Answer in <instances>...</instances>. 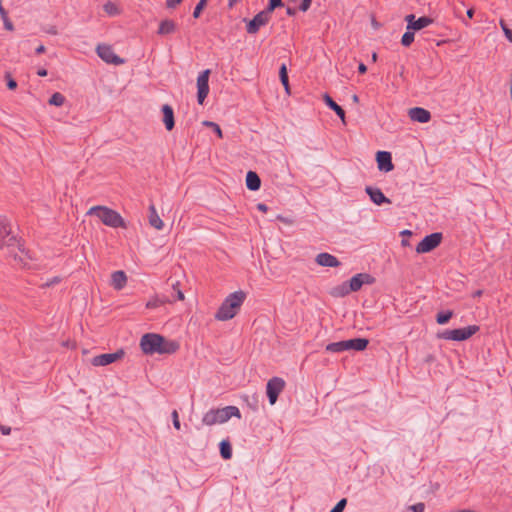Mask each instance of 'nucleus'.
Masks as SVG:
<instances>
[{
    "mask_svg": "<svg viewBox=\"0 0 512 512\" xmlns=\"http://www.w3.org/2000/svg\"><path fill=\"white\" fill-rule=\"evenodd\" d=\"M19 251L21 252V255H18V254H15L14 255V260L17 261L19 264H21L22 266H26L27 265V262L25 261L23 255L25 254V256H27L29 259L31 258L30 256H28V254L25 252V250L21 247H19Z\"/></svg>",
    "mask_w": 512,
    "mask_h": 512,
    "instance_id": "obj_39",
    "label": "nucleus"
},
{
    "mask_svg": "<svg viewBox=\"0 0 512 512\" xmlns=\"http://www.w3.org/2000/svg\"><path fill=\"white\" fill-rule=\"evenodd\" d=\"M405 21L407 23V29L412 30L413 32L426 28L433 23V19L428 16L416 18L414 14L406 15Z\"/></svg>",
    "mask_w": 512,
    "mask_h": 512,
    "instance_id": "obj_12",
    "label": "nucleus"
},
{
    "mask_svg": "<svg viewBox=\"0 0 512 512\" xmlns=\"http://www.w3.org/2000/svg\"><path fill=\"white\" fill-rule=\"evenodd\" d=\"M453 317V311L446 310V311H440L436 315V322L439 325H444L449 322V320Z\"/></svg>",
    "mask_w": 512,
    "mask_h": 512,
    "instance_id": "obj_31",
    "label": "nucleus"
},
{
    "mask_svg": "<svg viewBox=\"0 0 512 512\" xmlns=\"http://www.w3.org/2000/svg\"><path fill=\"white\" fill-rule=\"evenodd\" d=\"M47 74H48V72H47V70H46V69H44V68H41V69H39V70L37 71V75H38V76H40V77H45V76H47Z\"/></svg>",
    "mask_w": 512,
    "mask_h": 512,
    "instance_id": "obj_52",
    "label": "nucleus"
},
{
    "mask_svg": "<svg viewBox=\"0 0 512 512\" xmlns=\"http://www.w3.org/2000/svg\"><path fill=\"white\" fill-rule=\"evenodd\" d=\"M208 0H199L193 11V17L199 18L203 9L206 7Z\"/></svg>",
    "mask_w": 512,
    "mask_h": 512,
    "instance_id": "obj_35",
    "label": "nucleus"
},
{
    "mask_svg": "<svg viewBox=\"0 0 512 512\" xmlns=\"http://www.w3.org/2000/svg\"><path fill=\"white\" fill-rule=\"evenodd\" d=\"M376 162L380 171L390 172L394 169L392 155L388 151H378L376 153Z\"/></svg>",
    "mask_w": 512,
    "mask_h": 512,
    "instance_id": "obj_15",
    "label": "nucleus"
},
{
    "mask_svg": "<svg viewBox=\"0 0 512 512\" xmlns=\"http://www.w3.org/2000/svg\"><path fill=\"white\" fill-rule=\"evenodd\" d=\"M165 303H172V300L165 296H155L146 303V307L148 309H154Z\"/></svg>",
    "mask_w": 512,
    "mask_h": 512,
    "instance_id": "obj_29",
    "label": "nucleus"
},
{
    "mask_svg": "<svg viewBox=\"0 0 512 512\" xmlns=\"http://www.w3.org/2000/svg\"><path fill=\"white\" fill-rule=\"evenodd\" d=\"M372 60H373L374 62H375V61H377V53H375V52H374V53L372 54Z\"/></svg>",
    "mask_w": 512,
    "mask_h": 512,
    "instance_id": "obj_56",
    "label": "nucleus"
},
{
    "mask_svg": "<svg viewBox=\"0 0 512 512\" xmlns=\"http://www.w3.org/2000/svg\"><path fill=\"white\" fill-rule=\"evenodd\" d=\"M478 325H470L464 328L453 330H444L437 334L439 339L452 340V341H465L479 331Z\"/></svg>",
    "mask_w": 512,
    "mask_h": 512,
    "instance_id": "obj_6",
    "label": "nucleus"
},
{
    "mask_svg": "<svg viewBox=\"0 0 512 512\" xmlns=\"http://www.w3.org/2000/svg\"><path fill=\"white\" fill-rule=\"evenodd\" d=\"M140 348L146 355L174 354L179 350L180 344L160 334L146 333L140 339Z\"/></svg>",
    "mask_w": 512,
    "mask_h": 512,
    "instance_id": "obj_1",
    "label": "nucleus"
},
{
    "mask_svg": "<svg viewBox=\"0 0 512 512\" xmlns=\"http://www.w3.org/2000/svg\"><path fill=\"white\" fill-rule=\"evenodd\" d=\"M279 79L282 85L285 88V91L290 94V85H289V77L288 70L285 63H283L279 68Z\"/></svg>",
    "mask_w": 512,
    "mask_h": 512,
    "instance_id": "obj_27",
    "label": "nucleus"
},
{
    "mask_svg": "<svg viewBox=\"0 0 512 512\" xmlns=\"http://www.w3.org/2000/svg\"><path fill=\"white\" fill-rule=\"evenodd\" d=\"M97 55L108 64L120 65L124 63V59L116 55L111 46L99 44L96 48Z\"/></svg>",
    "mask_w": 512,
    "mask_h": 512,
    "instance_id": "obj_10",
    "label": "nucleus"
},
{
    "mask_svg": "<svg viewBox=\"0 0 512 512\" xmlns=\"http://www.w3.org/2000/svg\"><path fill=\"white\" fill-rule=\"evenodd\" d=\"M178 285H179V283H178V282H176V283H173V284H172L173 290L176 292V297L172 300V302H173L175 299L180 300V301L184 300V294H183V292L178 288Z\"/></svg>",
    "mask_w": 512,
    "mask_h": 512,
    "instance_id": "obj_43",
    "label": "nucleus"
},
{
    "mask_svg": "<svg viewBox=\"0 0 512 512\" xmlns=\"http://www.w3.org/2000/svg\"><path fill=\"white\" fill-rule=\"evenodd\" d=\"M442 234L439 232L431 233L425 236L416 246V252L419 254L428 253L440 245Z\"/></svg>",
    "mask_w": 512,
    "mask_h": 512,
    "instance_id": "obj_7",
    "label": "nucleus"
},
{
    "mask_svg": "<svg viewBox=\"0 0 512 512\" xmlns=\"http://www.w3.org/2000/svg\"><path fill=\"white\" fill-rule=\"evenodd\" d=\"M482 294H483V290H476V291L473 293V295H472V296H473L474 298H477V297L482 296Z\"/></svg>",
    "mask_w": 512,
    "mask_h": 512,
    "instance_id": "obj_55",
    "label": "nucleus"
},
{
    "mask_svg": "<svg viewBox=\"0 0 512 512\" xmlns=\"http://www.w3.org/2000/svg\"><path fill=\"white\" fill-rule=\"evenodd\" d=\"M45 50H46L45 46L44 45H40V46H38L36 48L35 52H36V54H42V53L45 52Z\"/></svg>",
    "mask_w": 512,
    "mask_h": 512,
    "instance_id": "obj_53",
    "label": "nucleus"
},
{
    "mask_svg": "<svg viewBox=\"0 0 512 512\" xmlns=\"http://www.w3.org/2000/svg\"><path fill=\"white\" fill-rule=\"evenodd\" d=\"M315 261L318 265L323 267H338L341 264L337 257L327 252L319 253Z\"/></svg>",
    "mask_w": 512,
    "mask_h": 512,
    "instance_id": "obj_18",
    "label": "nucleus"
},
{
    "mask_svg": "<svg viewBox=\"0 0 512 512\" xmlns=\"http://www.w3.org/2000/svg\"><path fill=\"white\" fill-rule=\"evenodd\" d=\"M283 5L282 0H269V3L264 10L271 15L276 8L282 7Z\"/></svg>",
    "mask_w": 512,
    "mask_h": 512,
    "instance_id": "obj_34",
    "label": "nucleus"
},
{
    "mask_svg": "<svg viewBox=\"0 0 512 512\" xmlns=\"http://www.w3.org/2000/svg\"><path fill=\"white\" fill-rule=\"evenodd\" d=\"M232 417L241 418L240 410L236 406L210 409L203 415L202 423L207 426H212L225 423Z\"/></svg>",
    "mask_w": 512,
    "mask_h": 512,
    "instance_id": "obj_4",
    "label": "nucleus"
},
{
    "mask_svg": "<svg viewBox=\"0 0 512 512\" xmlns=\"http://www.w3.org/2000/svg\"><path fill=\"white\" fill-rule=\"evenodd\" d=\"M149 224L157 230H162L164 227V223L159 217L157 210L154 204H150L149 206V215H148Z\"/></svg>",
    "mask_w": 512,
    "mask_h": 512,
    "instance_id": "obj_21",
    "label": "nucleus"
},
{
    "mask_svg": "<svg viewBox=\"0 0 512 512\" xmlns=\"http://www.w3.org/2000/svg\"><path fill=\"white\" fill-rule=\"evenodd\" d=\"M352 99H353L354 102H358V100H359L357 95H353Z\"/></svg>",
    "mask_w": 512,
    "mask_h": 512,
    "instance_id": "obj_57",
    "label": "nucleus"
},
{
    "mask_svg": "<svg viewBox=\"0 0 512 512\" xmlns=\"http://www.w3.org/2000/svg\"><path fill=\"white\" fill-rule=\"evenodd\" d=\"M271 18L265 10L257 13L246 25V31L248 34H256L260 27L266 25Z\"/></svg>",
    "mask_w": 512,
    "mask_h": 512,
    "instance_id": "obj_11",
    "label": "nucleus"
},
{
    "mask_svg": "<svg viewBox=\"0 0 512 512\" xmlns=\"http://www.w3.org/2000/svg\"><path fill=\"white\" fill-rule=\"evenodd\" d=\"M127 283V276L124 271L118 270L111 275V284L116 290H121Z\"/></svg>",
    "mask_w": 512,
    "mask_h": 512,
    "instance_id": "obj_20",
    "label": "nucleus"
},
{
    "mask_svg": "<svg viewBox=\"0 0 512 512\" xmlns=\"http://www.w3.org/2000/svg\"><path fill=\"white\" fill-rule=\"evenodd\" d=\"M87 214L97 216L104 225L112 228L127 227L123 217L117 211L106 206H93Z\"/></svg>",
    "mask_w": 512,
    "mask_h": 512,
    "instance_id": "obj_3",
    "label": "nucleus"
},
{
    "mask_svg": "<svg viewBox=\"0 0 512 512\" xmlns=\"http://www.w3.org/2000/svg\"><path fill=\"white\" fill-rule=\"evenodd\" d=\"M172 420H173L174 428L177 429V430H180L181 424H180V421H179L178 412L176 410H174L172 412Z\"/></svg>",
    "mask_w": 512,
    "mask_h": 512,
    "instance_id": "obj_44",
    "label": "nucleus"
},
{
    "mask_svg": "<svg viewBox=\"0 0 512 512\" xmlns=\"http://www.w3.org/2000/svg\"><path fill=\"white\" fill-rule=\"evenodd\" d=\"M349 289L352 292L359 291L364 284L372 285L375 283V278L368 273H358L354 275L349 281Z\"/></svg>",
    "mask_w": 512,
    "mask_h": 512,
    "instance_id": "obj_14",
    "label": "nucleus"
},
{
    "mask_svg": "<svg viewBox=\"0 0 512 512\" xmlns=\"http://www.w3.org/2000/svg\"><path fill=\"white\" fill-rule=\"evenodd\" d=\"M408 115L411 120L419 123H427L431 119V113L422 107H413L409 110Z\"/></svg>",
    "mask_w": 512,
    "mask_h": 512,
    "instance_id": "obj_17",
    "label": "nucleus"
},
{
    "mask_svg": "<svg viewBox=\"0 0 512 512\" xmlns=\"http://www.w3.org/2000/svg\"><path fill=\"white\" fill-rule=\"evenodd\" d=\"M408 510L412 512H424L425 510V504L422 502L416 503L414 505L408 506Z\"/></svg>",
    "mask_w": 512,
    "mask_h": 512,
    "instance_id": "obj_42",
    "label": "nucleus"
},
{
    "mask_svg": "<svg viewBox=\"0 0 512 512\" xmlns=\"http://www.w3.org/2000/svg\"><path fill=\"white\" fill-rule=\"evenodd\" d=\"M474 13H475V11H474V9H473V8H469V9L466 11L467 17H468L469 19H472V18H473Z\"/></svg>",
    "mask_w": 512,
    "mask_h": 512,
    "instance_id": "obj_54",
    "label": "nucleus"
},
{
    "mask_svg": "<svg viewBox=\"0 0 512 512\" xmlns=\"http://www.w3.org/2000/svg\"><path fill=\"white\" fill-rule=\"evenodd\" d=\"M162 113H163V123L165 125V128L168 131H171L175 126V119H174V111L173 108L168 105L164 104L162 106Z\"/></svg>",
    "mask_w": 512,
    "mask_h": 512,
    "instance_id": "obj_19",
    "label": "nucleus"
},
{
    "mask_svg": "<svg viewBox=\"0 0 512 512\" xmlns=\"http://www.w3.org/2000/svg\"><path fill=\"white\" fill-rule=\"evenodd\" d=\"M402 234L408 235V234H411V232L408 231V230H405V231L402 232Z\"/></svg>",
    "mask_w": 512,
    "mask_h": 512,
    "instance_id": "obj_58",
    "label": "nucleus"
},
{
    "mask_svg": "<svg viewBox=\"0 0 512 512\" xmlns=\"http://www.w3.org/2000/svg\"><path fill=\"white\" fill-rule=\"evenodd\" d=\"M257 209L260 210V211L266 212L268 210V207L264 203H258L257 204Z\"/></svg>",
    "mask_w": 512,
    "mask_h": 512,
    "instance_id": "obj_51",
    "label": "nucleus"
},
{
    "mask_svg": "<svg viewBox=\"0 0 512 512\" xmlns=\"http://www.w3.org/2000/svg\"><path fill=\"white\" fill-rule=\"evenodd\" d=\"M203 125L207 126V127H210L211 130H213L217 134V136L219 138L223 137L222 130H221L220 126L217 123L212 122V121H204Z\"/></svg>",
    "mask_w": 512,
    "mask_h": 512,
    "instance_id": "obj_36",
    "label": "nucleus"
},
{
    "mask_svg": "<svg viewBox=\"0 0 512 512\" xmlns=\"http://www.w3.org/2000/svg\"><path fill=\"white\" fill-rule=\"evenodd\" d=\"M123 349H119L114 353H104L93 357L91 363L94 366H107L124 357Z\"/></svg>",
    "mask_w": 512,
    "mask_h": 512,
    "instance_id": "obj_13",
    "label": "nucleus"
},
{
    "mask_svg": "<svg viewBox=\"0 0 512 512\" xmlns=\"http://www.w3.org/2000/svg\"><path fill=\"white\" fill-rule=\"evenodd\" d=\"M103 10L108 15H116L119 12L117 6L114 3H112V2L105 3L104 6H103Z\"/></svg>",
    "mask_w": 512,
    "mask_h": 512,
    "instance_id": "obj_37",
    "label": "nucleus"
},
{
    "mask_svg": "<svg viewBox=\"0 0 512 512\" xmlns=\"http://www.w3.org/2000/svg\"><path fill=\"white\" fill-rule=\"evenodd\" d=\"M286 14H287L288 16H294V15L296 14V9H295V8H293V7H289V6H288V7L286 8Z\"/></svg>",
    "mask_w": 512,
    "mask_h": 512,
    "instance_id": "obj_50",
    "label": "nucleus"
},
{
    "mask_svg": "<svg viewBox=\"0 0 512 512\" xmlns=\"http://www.w3.org/2000/svg\"><path fill=\"white\" fill-rule=\"evenodd\" d=\"M500 26L504 32L505 37L512 43V30L508 28L504 20H500Z\"/></svg>",
    "mask_w": 512,
    "mask_h": 512,
    "instance_id": "obj_41",
    "label": "nucleus"
},
{
    "mask_svg": "<svg viewBox=\"0 0 512 512\" xmlns=\"http://www.w3.org/2000/svg\"><path fill=\"white\" fill-rule=\"evenodd\" d=\"M211 74L210 69L203 70L197 77V101L200 105L204 103L209 93V76Z\"/></svg>",
    "mask_w": 512,
    "mask_h": 512,
    "instance_id": "obj_9",
    "label": "nucleus"
},
{
    "mask_svg": "<svg viewBox=\"0 0 512 512\" xmlns=\"http://www.w3.org/2000/svg\"><path fill=\"white\" fill-rule=\"evenodd\" d=\"M177 25L171 19H165L160 22L157 34L161 36L172 34L176 31Z\"/></svg>",
    "mask_w": 512,
    "mask_h": 512,
    "instance_id": "obj_22",
    "label": "nucleus"
},
{
    "mask_svg": "<svg viewBox=\"0 0 512 512\" xmlns=\"http://www.w3.org/2000/svg\"><path fill=\"white\" fill-rule=\"evenodd\" d=\"M0 230L2 231L0 246L1 245H7V246L15 245L17 240H16L15 236L11 235V231L8 230L6 226H3L2 228H0Z\"/></svg>",
    "mask_w": 512,
    "mask_h": 512,
    "instance_id": "obj_25",
    "label": "nucleus"
},
{
    "mask_svg": "<svg viewBox=\"0 0 512 512\" xmlns=\"http://www.w3.org/2000/svg\"><path fill=\"white\" fill-rule=\"evenodd\" d=\"M414 36V32L412 30L407 29V31L403 34L401 38V44L404 47H409L414 41Z\"/></svg>",
    "mask_w": 512,
    "mask_h": 512,
    "instance_id": "obj_33",
    "label": "nucleus"
},
{
    "mask_svg": "<svg viewBox=\"0 0 512 512\" xmlns=\"http://www.w3.org/2000/svg\"><path fill=\"white\" fill-rule=\"evenodd\" d=\"M369 344V340L367 338H353L348 340H343L339 342H332L326 345V351L331 353H341L344 351L354 350V351H364Z\"/></svg>",
    "mask_w": 512,
    "mask_h": 512,
    "instance_id": "obj_5",
    "label": "nucleus"
},
{
    "mask_svg": "<svg viewBox=\"0 0 512 512\" xmlns=\"http://www.w3.org/2000/svg\"><path fill=\"white\" fill-rule=\"evenodd\" d=\"M0 16H1V19L3 20L4 28L6 30H8V31H13L14 30V25H13V23L11 22V20L8 17V12L2 6L1 3H0Z\"/></svg>",
    "mask_w": 512,
    "mask_h": 512,
    "instance_id": "obj_30",
    "label": "nucleus"
},
{
    "mask_svg": "<svg viewBox=\"0 0 512 512\" xmlns=\"http://www.w3.org/2000/svg\"><path fill=\"white\" fill-rule=\"evenodd\" d=\"M220 455L224 460H229L232 457V446L228 439H224L219 444Z\"/></svg>",
    "mask_w": 512,
    "mask_h": 512,
    "instance_id": "obj_26",
    "label": "nucleus"
},
{
    "mask_svg": "<svg viewBox=\"0 0 512 512\" xmlns=\"http://www.w3.org/2000/svg\"><path fill=\"white\" fill-rule=\"evenodd\" d=\"M290 2H296L297 0H289Z\"/></svg>",
    "mask_w": 512,
    "mask_h": 512,
    "instance_id": "obj_59",
    "label": "nucleus"
},
{
    "mask_svg": "<svg viewBox=\"0 0 512 512\" xmlns=\"http://www.w3.org/2000/svg\"><path fill=\"white\" fill-rule=\"evenodd\" d=\"M0 431L3 435H9L11 433V427L1 425Z\"/></svg>",
    "mask_w": 512,
    "mask_h": 512,
    "instance_id": "obj_49",
    "label": "nucleus"
},
{
    "mask_svg": "<svg viewBox=\"0 0 512 512\" xmlns=\"http://www.w3.org/2000/svg\"><path fill=\"white\" fill-rule=\"evenodd\" d=\"M365 191L374 204L378 206L382 204H391V200L387 198L379 188L366 186Z\"/></svg>",
    "mask_w": 512,
    "mask_h": 512,
    "instance_id": "obj_16",
    "label": "nucleus"
},
{
    "mask_svg": "<svg viewBox=\"0 0 512 512\" xmlns=\"http://www.w3.org/2000/svg\"><path fill=\"white\" fill-rule=\"evenodd\" d=\"M246 299V293L242 290L229 294L215 314V319L219 321H228L234 318L240 311Z\"/></svg>",
    "mask_w": 512,
    "mask_h": 512,
    "instance_id": "obj_2",
    "label": "nucleus"
},
{
    "mask_svg": "<svg viewBox=\"0 0 512 512\" xmlns=\"http://www.w3.org/2000/svg\"><path fill=\"white\" fill-rule=\"evenodd\" d=\"M358 72L360 74H365L367 72V66L364 63L360 62L358 65Z\"/></svg>",
    "mask_w": 512,
    "mask_h": 512,
    "instance_id": "obj_48",
    "label": "nucleus"
},
{
    "mask_svg": "<svg viewBox=\"0 0 512 512\" xmlns=\"http://www.w3.org/2000/svg\"><path fill=\"white\" fill-rule=\"evenodd\" d=\"M246 186L251 191H257L261 187V179L254 171H248L246 174Z\"/></svg>",
    "mask_w": 512,
    "mask_h": 512,
    "instance_id": "obj_24",
    "label": "nucleus"
},
{
    "mask_svg": "<svg viewBox=\"0 0 512 512\" xmlns=\"http://www.w3.org/2000/svg\"><path fill=\"white\" fill-rule=\"evenodd\" d=\"M60 282L59 277H53L52 279L48 280L45 284H43V287H51L55 284H58Z\"/></svg>",
    "mask_w": 512,
    "mask_h": 512,
    "instance_id": "obj_47",
    "label": "nucleus"
},
{
    "mask_svg": "<svg viewBox=\"0 0 512 512\" xmlns=\"http://www.w3.org/2000/svg\"><path fill=\"white\" fill-rule=\"evenodd\" d=\"M183 0H166V7L169 9L176 8Z\"/></svg>",
    "mask_w": 512,
    "mask_h": 512,
    "instance_id": "obj_46",
    "label": "nucleus"
},
{
    "mask_svg": "<svg viewBox=\"0 0 512 512\" xmlns=\"http://www.w3.org/2000/svg\"><path fill=\"white\" fill-rule=\"evenodd\" d=\"M49 104L54 106H62L65 102V97L60 92H55L49 99Z\"/></svg>",
    "mask_w": 512,
    "mask_h": 512,
    "instance_id": "obj_32",
    "label": "nucleus"
},
{
    "mask_svg": "<svg viewBox=\"0 0 512 512\" xmlns=\"http://www.w3.org/2000/svg\"><path fill=\"white\" fill-rule=\"evenodd\" d=\"M347 504V499L343 498L330 510V512H343Z\"/></svg>",
    "mask_w": 512,
    "mask_h": 512,
    "instance_id": "obj_40",
    "label": "nucleus"
},
{
    "mask_svg": "<svg viewBox=\"0 0 512 512\" xmlns=\"http://www.w3.org/2000/svg\"><path fill=\"white\" fill-rule=\"evenodd\" d=\"M285 387V381L279 377L271 378L266 385V394L271 405H274L278 399L279 394Z\"/></svg>",
    "mask_w": 512,
    "mask_h": 512,
    "instance_id": "obj_8",
    "label": "nucleus"
},
{
    "mask_svg": "<svg viewBox=\"0 0 512 512\" xmlns=\"http://www.w3.org/2000/svg\"><path fill=\"white\" fill-rule=\"evenodd\" d=\"M351 292L352 291L349 289V284L346 281V282H343L342 284L334 287L331 290V295L334 297H345Z\"/></svg>",
    "mask_w": 512,
    "mask_h": 512,
    "instance_id": "obj_28",
    "label": "nucleus"
},
{
    "mask_svg": "<svg viewBox=\"0 0 512 512\" xmlns=\"http://www.w3.org/2000/svg\"><path fill=\"white\" fill-rule=\"evenodd\" d=\"M311 4H312V0H302L301 4L299 6V10L306 12L310 8Z\"/></svg>",
    "mask_w": 512,
    "mask_h": 512,
    "instance_id": "obj_45",
    "label": "nucleus"
},
{
    "mask_svg": "<svg viewBox=\"0 0 512 512\" xmlns=\"http://www.w3.org/2000/svg\"><path fill=\"white\" fill-rule=\"evenodd\" d=\"M6 85L9 90H15L17 88V82L12 78L9 72L5 73Z\"/></svg>",
    "mask_w": 512,
    "mask_h": 512,
    "instance_id": "obj_38",
    "label": "nucleus"
},
{
    "mask_svg": "<svg viewBox=\"0 0 512 512\" xmlns=\"http://www.w3.org/2000/svg\"><path fill=\"white\" fill-rule=\"evenodd\" d=\"M323 101L325 104L333 110L337 116L344 122L345 121V111L344 109L338 105L327 93L323 95Z\"/></svg>",
    "mask_w": 512,
    "mask_h": 512,
    "instance_id": "obj_23",
    "label": "nucleus"
}]
</instances>
